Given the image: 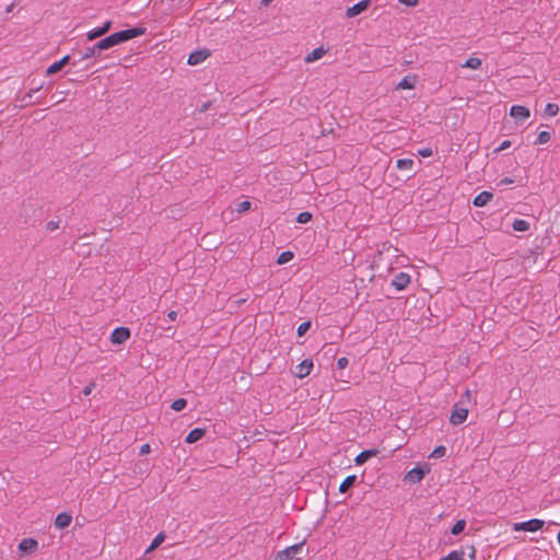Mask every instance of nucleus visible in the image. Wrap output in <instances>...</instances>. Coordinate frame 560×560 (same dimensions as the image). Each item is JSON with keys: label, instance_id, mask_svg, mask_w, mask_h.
<instances>
[{"label": "nucleus", "instance_id": "obj_33", "mask_svg": "<svg viewBox=\"0 0 560 560\" xmlns=\"http://www.w3.org/2000/svg\"><path fill=\"white\" fill-rule=\"evenodd\" d=\"M96 46H97V48L101 50V52H102L103 50H106V49H109V48H112V47H113V46H112V42L109 40L108 36H107V37H105V38H103V39H101V40H98V42L96 43Z\"/></svg>", "mask_w": 560, "mask_h": 560}, {"label": "nucleus", "instance_id": "obj_11", "mask_svg": "<svg viewBox=\"0 0 560 560\" xmlns=\"http://www.w3.org/2000/svg\"><path fill=\"white\" fill-rule=\"evenodd\" d=\"M38 542L33 538H24L19 544V550L24 553H33L37 550Z\"/></svg>", "mask_w": 560, "mask_h": 560}, {"label": "nucleus", "instance_id": "obj_27", "mask_svg": "<svg viewBox=\"0 0 560 560\" xmlns=\"http://www.w3.org/2000/svg\"><path fill=\"white\" fill-rule=\"evenodd\" d=\"M551 139V133L549 131H540L535 141L536 144H545L549 142Z\"/></svg>", "mask_w": 560, "mask_h": 560}, {"label": "nucleus", "instance_id": "obj_54", "mask_svg": "<svg viewBox=\"0 0 560 560\" xmlns=\"http://www.w3.org/2000/svg\"><path fill=\"white\" fill-rule=\"evenodd\" d=\"M557 540H558V544L560 545V532L557 535Z\"/></svg>", "mask_w": 560, "mask_h": 560}, {"label": "nucleus", "instance_id": "obj_26", "mask_svg": "<svg viewBox=\"0 0 560 560\" xmlns=\"http://www.w3.org/2000/svg\"><path fill=\"white\" fill-rule=\"evenodd\" d=\"M559 113V105L555 103H548L545 107V114L549 117H553Z\"/></svg>", "mask_w": 560, "mask_h": 560}, {"label": "nucleus", "instance_id": "obj_3", "mask_svg": "<svg viewBox=\"0 0 560 560\" xmlns=\"http://www.w3.org/2000/svg\"><path fill=\"white\" fill-rule=\"evenodd\" d=\"M467 417L468 409L464 407L462 404H455L450 416V422L453 425H458L465 422Z\"/></svg>", "mask_w": 560, "mask_h": 560}, {"label": "nucleus", "instance_id": "obj_20", "mask_svg": "<svg viewBox=\"0 0 560 560\" xmlns=\"http://www.w3.org/2000/svg\"><path fill=\"white\" fill-rule=\"evenodd\" d=\"M325 54H326V50L323 47H318V48L313 49L310 54H307L304 60L307 63L314 62V61L320 59Z\"/></svg>", "mask_w": 560, "mask_h": 560}, {"label": "nucleus", "instance_id": "obj_25", "mask_svg": "<svg viewBox=\"0 0 560 560\" xmlns=\"http://www.w3.org/2000/svg\"><path fill=\"white\" fill-rule=\"evenodd\" d=\"M482 65V60L478 57L468 58L465 63L462 65L464 68L478 69Z\"/></svg>", "mask_w": 560, "mask_h": 560}, {"label": "nucleus", "instance_id": "obj_1", "mask_svg": "<svg viewBox=\"0 0 560 560\" xmlns=\"http://www.w3.org/2000/svg\"><path fill=\"white\" fill-rule=\"evenodd\" d=\"M144 28L142 27H132L122 30L116 33H113L108 36L109 40L112 42V46L119 45L121 43H125L127 40H130L132 38H136L138 36H141L144 34Z\"/></svg>", "mask_w": 560, "mask_h": 560}, {"label": "nucleus", "instance_id": "obj_43", "mask_svg": "<svg viewBox=\"0 0 560 560\" xmlns=\"http://www.w3.org/2000/svg\"><path fill=\"white\" fill-rule=\"evenodd\" d=\"M94 386H95V384H94V383H90L89 385H86V386L83 388V390H82L83 395H84V396H89V395L92 393V390H93Z\"/></svg>", "mask_w": 560, "mask_h": 560}, {"label": "nucleus", "instance_id": "obj_2", "mask_svg": "<svg viewBox=\"0 0 560 560\" xmlns=\"http://www.w3.org/2000/svg\"><path fill=\"white\" fill-rule=\"evenodd\" d=\"M544 524H545V522L542 520L532 518L526 522L514 523L513 530L514 532H521V530L537 532L542 528Z\"/></svg>", "mask_w": 560, "mask_h": 560}, {"label": "nucleus", "instance_id": "obj_34", "mask_svg": "<svg viewBox=\"0 0 560 560\" xmlns=\"http://www.w3.org/2000/svg\"><path fill=\"white\" fill-rule=\"evenodd\" d=\"M311 220H312V213L308 212V211H304V212L299 213L298 218H296V221L299 223H302V224L307 223Z\"/></svg>", "mask_w": 560, "mask_h": 560}, {"label": "nucleus", "instance_id": "obj_55", "mask_svg": "<svg viewBox=\"0 0 560 560\" xmlns=\"http://www.w3.org/2000/svg\"><path fill=\"white\" fill-rule=\"evenodd\" d=\"M472 558L475 557V550L474 548L471 549V555H470Z\"/></svg>", "mask_w": 560, "mask_h": 560}, {"label": "nucleus", "instance_id": "obj_35", "mask_svg": "<svg viewBox=\"0 0 560 560\" xmlns=\"http://www.w3.org/2000/svg\"><path fill=\"white\" fill-rule=\"evenodd\" d=\"M61 69H62V67L60 66V63L58 61H56L47 68L46 73L54 74V73H57L58 71H60Z\"/></svg>", "mask_w": 560, "mask_h": 560}, {"label": "nucleus", "instance_id": "obj_37", "mask_svg": "<svg viewBox=\"0 0 560 560\" xmlns=\"http://www.w3.org/2000/svg\"><path fill=\"white\" fill-rule=\"evenodd\" d=\"M59 224H60V220H57V221L51 220V221L47 222L46 230L49 232H52L59 228Z\"/></svg>", "mask_w": 560, "mask_h": 560}, {"label": "nucleus", "instance_id": "obj_30", "mask_svg": "<svg viewBox=\"0 0 560 560\" xmlns=\"http://www.w3.org/2000/svg\"><path fill=\"white\" fill-rule=\"evenodd\" d=\"M465 526H466V522L464 520H459L453 525L451 533L453 535H458L465 529Z\"/></svg>", "mask_w": 560, "mask_h": 560}, {"label": "nucleus", "instance_id": "obj_36", "mask_svg": "<svg viewBox=\"0 0 560 560\" xmlns=\"http://www.w3.org/2000/svg\"><path fill=\"white\" fill-rule=\"evenodd\" d=\"M311 327V322H304L299 325L296 334L299 336H303Z\"/></svg>", "mask_w": 560, "mask_h": 560}, {"label": "nucleus", "instance_id": "obj_53", "mask_svg": "<svg viewBox=\"0 0 560 560\" xmlns=\"http://www.w3.org/2000/svg\"><path fill=\"white\" fill-rule=\"evenodd\" d=\"M13 9V4L9 5L8 9H7V12H11Z\"/></svg>", "mask_w": 560, "mask_h": 560}, {"label": "nucleus", "instance_id": "obj_48", "mask_svg": "<svg viewBox=\"0 0 560 560\" xmlns=\"http://www.w3.org/2000/svg\"><path fill=\"white\" fill-rule=\"evenodd\" d=\"M513 182H514L513 179H511V178H509V177H505V178H502V179L500 180V185H510V184H512Z\"/></svg>", "mask_w": 560, "mask_h": 560}, {"label": "nucleus", "instance_id": "obj_29", "mask_svg": "<svg viewBox=\"0 0 560 560\" xmlns=\"http://www.w3.org/2000/svg\"><path fill=\"white\" fill-rule=\"evenodd\" d=\"M186 406H187V400L184 398H178L172 402L171 408L175 411H182Z\"/></svg>", "mask_w": 560, "mask_h": 560}, {"label": "nucleus", "instance_id": "obj_32", "mask_svg": "<svg viewBox=\"0 0 560 560\" xmlns=\"http://www.w3.org/2000/svg\"><path fill=\"white\" fill-rule=\"evenodd\" d=\"M446 454V447L443 445H440L435 447L432 453L430 454V458H440L443 457Z\"/></svg>", "mask_w": 560, "mask_h": 560}, {"label": "nucleus", "instance_id": "obj_52", "mask_svg": "<svg viewBox=\"0 0 560 560\" xmlns=\"http://www.w3.org/2000/svg\"><path fill=\"white\" fill-rule=\"evenodd\" d=\"M272 0H260V4L267 7Z\"/></svg>", "mask_w": 560, "mask_h": 560}, {"label": "nucleus", "instance_id": "obj_46", "mask_svg": "<svg viewBox=\"0 0 560 560\" xmlns=\"http://www.w3.org/2000/svg\"><path fill=\"white\" fill-rule=\"evenodd\" d=\"M177 316H178L177 312H175V311H171L167 313V318L171 322H175L177 319Z\"/></svg>", "mask_w": 560, "mask_h": 560}, {"label": "nucleus", "instance_id": "obj_28", "mask_svg": "<svg viewBox=\"0 0 560 560\" xmlns=\"http://www.w3.org/2000/svg\"><path fill=\"white\" fill-rule=\"evenodd\" d=\"M293 258V253L292 252H282L279 256H278V259H277V262L279 265H283V264H287L289 262L291 259Z\"/></svg>", "mask_w": 560, "mask_h": 560}, {"label": "nucleus", "instance_id": "obj_12", "mask_svg": "<svg viewBox=\"0 0 560 560\" xmlns=\"http://www.w3.org/2000/svg\"><path fill=\"white\" fill-rule=\"evenodd\" d=\"M425 471L420 467H415L409 470L405 477L406 480L417 483L420 482L424 478Z\"/></svg>", "mask_w": 560, "mask_h": 560}, {"label": "nucleus", "instance_id": "obj_15", "mask_svg": "<svg viewBox=\"0 0 560 560\" xmlns=\"http://www.w3.org/2000/svg\"><path fill=\"white\" fill-rule=\"evenodd\" d=\"M209 56V52L208 51H205V50H197V51H194L189 55L188 57V60L187 62L191 66H196V65H199L201 63L202 61H205L207 59V57Z\"/></svg>", "mask_w": 560, "mask_h": 560}, {"label": "nucleus", "instance_id": "obj_7", "mask_svg": "<svg viewBox=\"0 0 560 560\" xmlns=\"http://www.w3.org/2000/svg\"><path fill=\"white\" fill-rule=\"evenodd\" d=\"M130 337V330L127 327H117L110 335V341L113 343L121 345Z\"/></svg>", "mask_w": 560, "mask_h": 560}, {"label": "nucleus", "instance_id": "obj_47", "mask_svg": "<svg viewBox=\"0 0 560 560\" xmlns=\"http://www.w3.org/2000/svg\"><path fill=\"white\" fill-rule=\"evenodd\" d=\"M510 144H511V142H510L509 140L503 141V142L501 143V145L498 148V151H502V150H504V149L509 148V147H510Z\"/></svg>", "mask_w": 560, "mask_h": 560}, {"label": "nucleus", "instance_id": "obj_39", "mask_svg": "<svg viewBox=\"0 0 560 560\" xmlns=\"http://www.w3.org/2000/svg\"><path fill=\"white\" fill-rule=\"evenodd\" d=\"M349 361L346 357H341L337 360V368L342 370L345 368H347Z\"/></svg>", "mask_w": 560, "mask_h": 560}, {"label": "nucleus", "instance_id": "obj_31", "mask_svg": "<svg viewBox=\"0 0 560 560\" xmlns=\"http://www.w3.org/2000/svg\"><path fill=\"white\" fill-rule=\"evenodd\" d=\"M464 551L454 550L442 558V560H464Z\"/></svg>", "mask_w": 560, "mask_h": 560}, {"label": "nucleus", "instance_id": "obj_21", "mask_svg": "<svg viewBox=\"0 0 560 560\" xmlns=\"http://www.w3.org/2000/svg\"><path fill=\"white\" fill-rule=\"evenodd\" d=\"M413 165H415V162L411 159H399L396 162V167L398 170L408 171V172L412 171Z\"/></svg>", "mask_w": 560, "mask_h": 560}, {"label": "nucleus", "instance_id": "obj_45", "mask_svg": "<svg viewBox=\"0 0 560 560\" xmlns=\"http://www.w3.org/2000/svg\"><path fill=\"white\" fill-rule=\"evenodd\" d=\"M419 154L423 158H427L432 154V150L430 148H424V149L419 150Z\"/></svg>", "mask_w": 560, "mask_h": 560}, {"label": "nucleus", "instance_id": "obj_51", "mask_svg": "<svg viewBox=\"0 0 560 560\" xmlns=\"http://www.w3.org/2000/svg\"><path fill=\"white\" fill-rule=\"evenodd\" d=\"M465 398L469 401L470 400V397H471V394H470V390L467 389L464 394Z\"/></svg>", "mask_w": 560, "mask_h": 560}, {"label": "nucleus", "instance_id": "obj_19", "mask_svg": "<svg viewBox=\"0 0 560 560\" xmlns=\"http://www.w3.org/2000/svg\"><path fill=\"white\" fill-rule=\"evenodd\" d=\"M377 450H365L361 452L354 459L357 465L364 464L369 458L377 455Z\"/></svg>", "mask_w": 560, "mask_h": 560}, {"label": "nucleus", "instance_id": "obj_16", "mask_svg": "<svg viewBox=\"0 0 560 560\" xmlns=\"http://www.w3.org/2000/svg\"><path fill=\"white\" fill-rule=\"evenodd\" d=\"M206 434V430L202 429V428H195L194 430H191L186 439H185V442L188 443V444H192L199 440H201L203 438V435Z\"/></svg>", "mask_w": 560, "mask_h": 560}, {"label": "nucleus", "instance_id": "obj_5", "mask_svg": "<svg viewBox=\"0 0 560 560\" xmlns=\"http://www.w3.org/2000/svg\"><path fill=\"white\" fill-rule=\"evenodd\" d=\"M510 115L516 120V122H524L530 116V110L522 105H513L510 110Z\"/></svg>", "mask_w": 560, "mask_h": 560}, {"label": "nucleus", "instance_id": "obj_18", "mask_svg": "<svg viewBox=\"0 0 560 560\" xmlns=\"http://www.w3.org/2000/svg\"><path fill=\"white\" fill-rule=\"evenodd\" d=\"M101 50L97 48L96 44L86 47L83 51H81V60L90 59V58H98L101 57Z\"/></svg>", "mask_w": 560, "mask_h": 560}, {"label": "nucleus", "instance_id": "obj_42", "mask_svg": "<svg viewBox=\"0 0 560 560\" xmlns=\"http://www.w3.org/2000/svg\"><path fill=\"white\" fill-rule=\"evenodd\" d=\"M273 560H288L285 550L278 551L273 558Z\"/></svg>", "mask_w": 560, "mask_h": 560}, {"label": "nucleus", "instance_id": "obj_10", "mask_svg": "<svg viewBox=\"0 0 560 560\" xmlns=\"http://www.w3.org/2000/svg\"><path fill=\"white\" fill-rule=\"evenodd\" d=\"M313 369V361L311 359L303 360L296 365L295 376L299 378L306 377Z\"/></svg>", "mask_w": 560, "mask_h": 560}, {"label": "nucleus", "instance_id": "obj_22", "mask_svg": "<svg viewBox=\"0 0 560 560\" xmlns=\"http://www.w3.org/2000/svg\"><path fill=\"white\" fill-rule=\"evenodd\" d=\"M355 480H357L355 475L346 477L339 486V492L346 493L349 490V488L355 482Z\"/></svg>", "mask_w": 560, "mask_h": 560}, {"label": "nucleus", "instance_id": "obj_50", "mask_svg": "<svg viewBox=\"0 0 560 560\" xmlns=\"http://www.w3.org/2000/svg\"><path fill=\"white\" fill-rule=\"evenodd\" d=\"M209 106H210V104H209V103L203 104V105L201 106V108H200V112H201V113L206 112V110L209 108Z\"/></svg>", "mask_w": 560, "mask_h": 560}, {"label": "nucleus", "instance_id": "obj_41", "mask_svg": "<svg viewBox=\"0 0 560 560\" xmlns=\"http://www.w3.org/2000/svg\"><path fill=\"white\" fill-rule=\"evenodd\" d=\"M399 3L405 4L407 7H416L419 3V0H398Z\"/></svg>", "mask_w": 560, "mask_h": 560}, {"label": "nucleus", "instance_id": "obj_4", "mask_svg": "<svg viewBox=\"0 0 560 560\" xmlns=\"http://www.w3.org/2000/svg\"><path fill=\"white\" fill-rule=\"evenodd\" d=\"M304 545H305V541H301L299 544H294L290 547H287L284 550H285L288 560H302L303 557L305 556Z\"/></svg>", "mask_w": 560, "mask_h": 560}, {"label": "nucleus", "instance_id": "obj_49", "mask_svg": "<svg viewBox=\"0 0 560 560\" xmlns=\"http://www.w3.org/2000/svg\"><path fill=\"white\" fill-rule=\"evenodd\" d=\"M70 59V56H65L63 58H61L58 62L60 63L61 67H63Z\"/></svg>", "mask_w": 560, "mask_h": 560}, {"label": "nucleus", "instance_id": "obj_6", "mask_svg": "<svg viewBox=\"0 0 560 560\" xmlns=\"http://www.w3.org/2000/svg\"><path fill=\"white\" fill-rule=\"evenodd\" d=\"M410 279L409 273L401 271L394 276L390 283L396 290L401 291L408 287Z\"/></svg>", "mask_w": 560, "mask_h": 560}, {"label": "nucleus", "instance_id": "obj_44", "mask_svg": "<svg viewBox=\"0 0 560 560\" xmlns=\"http://www.w3.org/2000/svg\"><path fill=\"white\" fill-rule=\"evenodd\" d=\"M150 451H151L150 445H149V444H143V445H141V447H140L139 454H140V455H147V454H149V453H150Z\"/></svg>", "mask_w": 560, "mask_h": 560}, {"label": "nucleus", "instance_id": "obj_17", "mask_svg": "<svg viewBox=\"0 0 560 560\" xmlns=\"http://www.w3.org/2000/svg\"><path fill=\"white\" fill-rule=\"evenodd\" d=\"M492 197L493 195L490 191H482L475 197L472 203L476 207H483L492 199Z\"/></svg>", "mask_w": 560, "mask_h": 560}, {"label": "nucleus", "instance_id": "obj_40", "mask_svg": "<svg viewBox=\"0 0 560 560\" xmlns=\"http://www.w3.org/2000/svg\"><path fill=\"white\" fill-rule=\"evenodd\" d=\"M40 86L36 88V89H32L24 97H23V102H26V104H28V102L31 101L32 96H33V93L39 91Z\"/></svg>", "mask_w": 560, "mask_h": 560}, {"label": "nucleus", "instance_id": "obj_14", "mask_svg": "<svg viewBox=\"0 0 560 560\" xmlns=\"http://www.w3.org/2000/svg\"><path fill=\"white\" fill-rule=\"evenodd\" d=\"M72 515L70 513H59L55 518V526L59 529H63L70 525Z\"/></svg>", "mask_w": 560, "mask_h": 560}, {"label": "nucleus", "instance_id": "obj_8", "mask_svg": "<svg viewBox=\"0 0 560 560\" xmlns=\"http://www.w3.org/2000/svg\"><path fill=\"white\" fill-rule=\"evenodd\" d=\"M371 4V0H361L358 3L349 7L346 11L347 18H354L364 12Z\"/></svg>", "mask_w": 560, "mask_h": 560}, {"label": "nucleus", "instance_id": "obj_9", "mask_svg": "<svg viewBox=\"0 0 560 560\" xmlns=\"http://www.w3.org/2000/svg\"><path fill=\"white\" fill-rule=\"evenodd\" d=\"M110 26H112V22L106 21L102 26L89 31L86 33V38L89 40H94V39L103 36L104 34H106L110 30Z\"/></svg>", "mask_w": 560, "mask_h": 560}, {"label": "nucleus", "instance_id": "obj_23", "mask_svg": "<svg viewBox=\"0 0 560 560\" xmlns=\"http://www.w3.org/2000/svg\"><path fill=\"white\" fill-rule=\"evenodd\" d=\"M513 230L516 231V232H526L529 230V222L524 220V219H516L514 220L513 224Z\"/></svg>", "mask_w": 560, "mask_h": 560}, {"label": "nucleus", "instance_id": "obj_13", "mask_svg": "<svg viewBox=\"0 0 560 560\" xmlns=\"http://www.w3.org/2000/svg\"><path fill=\"white\" fill-rule=\"evenodd\" d=\"M416 82H417V75L408 74L399 81L396 89L397 90H410V89L415 88Z\"/></svg>", "mask_w": 560, "mask_h": 560}, {"label": "nucleus", "instance_id": "obj_24", "mask_svg": "<svg viewBox=\"0 0 560 560\" xmlns=\"http://www.w3.org/2000/svg\"><path fill=\"white\" fill-rule=\"evenodd\" d=\"M165 539V535L163 533H159L153 540L151 541L150 546L145 550V553L151 552L152 550L156 549Z\"/></svg>", "mask_w": 560, "mask_h": 560}, {"label": "nucleus", "instance_id": "obj_38", "mask_svg": "<svg viewBox=\"0 0 560 560\" xmlns=\"http://www.w3.org/2000/svg\"><path fill=\"white\" fill-rule=\"evenodd\" d=\"M249 208H250V202L245 200V201H242L238 203L237 211L244 212V211H247Z\"/></svg>", "mask_w": 560, "mask_h": 560}]
</instances>
